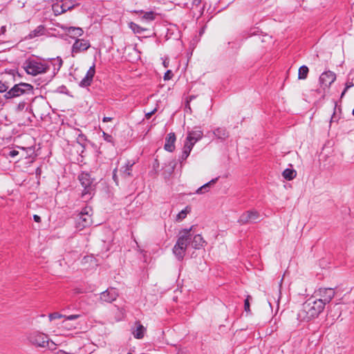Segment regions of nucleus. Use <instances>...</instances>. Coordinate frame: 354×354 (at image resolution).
<instances>
[{
    "instance_id": "obj_48",
    "label": "nucleus",
    "mask_w": 354,
    "mask_h": 354,
    "mask_svg": "<svg viewBox=\"0 0 354 354\" xmlns=\"http://www.w3.org/2000/svg\"><path fill=\"white\" fill-rule=\"evenodd\" d=\"M81 139H84V135H80Z\"/></svg>"
},
{
    "instance_id": "obj_38",
    "label": "nucleus",
    "mask_w": 354,
    "mask_h": 354,
    "mask_svg": "<svg viewBox=\"0 0 354 354\" xmlns=\"http://www.w3.org/2000/svg\"><path fill=\"white\" fill-rule=\"evenodd\" d=\"M117 172H118V169H115L113 171V179L115 182V183L118 185V176H117Z\"/></svg>"
},
{
    "instance_id": "obj_8",
    "label": "nucleus",
    "mask_w": 354,
    "mask_h": 354,
    "mask_svg": "<svg viewBox=\"0 0 354 354\" xmlns=\"http://www.w3.org/2000/svg\"><path fill=\"white\" fill-rule=\"evenodd\" d=\"M27 339L33 345L44 348L47 342V335L39 331H33L27 335Z\"/></svg>"
},
{
    "instance_id": "obj_37",
    "label": "nucleus",
    "mask_w": 354,
    "mask_h": 354,
    "mask_svg": "<svg viewBox=\"0 0 354 354\" xmlns=\"http://www.w3.org/2000/svg\"><path fill=\"white\" fill-rule=\"evenodd\" d=\"M25 106H26V103L24 102H21L18 104V105L17 106V110L18 111H21L24 109Z\"/></svg>"
},
{
    "instance_id": "obj_7",
    "label": "nucleus",
    "mask_w": 354,
    "mask_h": 354,
    "mask_svg": "<svg viewBox=\"0 0 354 354\" xmlns=\"http://www.w3.org/2000/svg\"><path fill=\"white\" fill-rule=\"evenodd\" d=\"M315 297L317 301H321L324 307L326 304H328L335 295V292L333 288H320L315 292Z\"/></svg>"
},
{
    "instance_id": "obj_11",
    "label": "nucleus",
    "mask_w": 354,
    "mask_h": 354,
    "mask_svg": "<svg viewBox=\"0 0 354 354\" xmlns=\"http://www.w3.org/2000/svg\"><path fill=\"white\" fill-rule=\"evenodd\" d=\"M335 73L328 71L322 73L319 77V84L323 88H328L335 81Z\"/></svg>"
},
{
    "instance_id": "obj_6",
    "label": "nucleus",
    "mask_w": 354,
    "mask_h": 354,
    "mask_svg": "<svg viewBox=\"0 0 354 354\" xmlns=\"http://www.w3.org/2000/svg\"><path fill=\"white\" fill-rule=\"evenodd\" d=\"M92 213L93 209L91 207L86 206L84 207L78 214L76 221L77 227L80 230H82L90 226L92 223Z\"/></svg>"
},
{
    "instance_id": "obj_23",
    "label": "nucleus",
    "mask_w": 354,
    "mask_h": 354,
    "mask_svg": "<svg viewBox=\"0 0 354 354\" xmlns=\"http://www.w3.org/2000/svg\"><path fill=\"white\" fill-rule=\"evenodd\" d=\"M283 177L287 180L294 179L297 176V171L292 169H286L282 173Z\"/></svg>"
},
{
    "instance_id": "obj_19",
    "label": "nucleus",
    "mask_w": 354,
    "mask_h": 354,
    "mask_svg": "<svg viewBox=\"0 0 354 354\" xmlns=\"http://www.w3.org/2000/svg\"><path fill=\"white\" fill-rule=\"evenodd\" d=\"M205 241L201 234H196L194 236H192L191 244L192 246L196 250H198L203 247Z\"/></svg>"
},
{
    "instance_id": "obj_12",
    "label": "nucleus",
    "mask_w": 354,
    "mask_h": 354,
    "mask_svg": "<svg viewBox=\"0 0 354 354\" xmlns=\"http://www.w3.org/2000/svg\"><path fill=\"white\" fill-rule=\"evenodd\" d=\"M118 293L113 288H110L100 294V299L102 302L111 303L116 300Z\"/></svg>"
},
{
    "instance_id": "obj_44",
    "label": "nucleus",
    "mask_w": 354,
    "mask_h": 354,
    "mask_svg": "<svg viewBox=\"0 0 354 354\" xmlns=\"http://www.w3.org/2000/svg\"><path fill=\"white\" fill-rule=\"evenodd\" d=\"M111 120H112V118H110V117H104L103 118V122H110Z\"/></svg>"
},
{
    "instance_id": "obj_24",
    "label": "nucleus",
    "mask_w": 354,
    "mask_h": 354,
    "mask_svg": "<svg viewBox=\"0 0 354 354\" xmlns=\"http://www.w3.org/2000/svg\"><path fill=\"white\" fill-rule=\"evenodd\" d=\"M192 149V148L191 145H187L186 144L184 145L182 154L179 158V160L180 162H183L187 158V157L189 156V153H190Z\"/></svg>"
},
{
    "instance_id": "obj_33",
    "label": "nucleus",
    "mask_w": 354,
    "mask_h": 354,
    "mask_svg": "<svg viewBox=\"0 0 354 354\" xmlns=\"http://www.w3.org/2000/svg\"><path fill=\"white\" fill-rule=\"evenodd\" d=\"M251 299L250 296H248L247 298L244 301V309L246 312H249L250 310V302L249 300Z\"/></svg>"
},
{
    "instance_id": "obj_14",
    "label": "nucleus",
    "mask_w": 354,
    "mask_h": 354,
    "mask_svg": "<svg viewBox=\"0 0 354 354\" xmlns=\"http://www.w3.org/2000/svg\"><path fill=\"white\" fill-rule=\"evenodd\" d=\"M95 73V66L93 64L88 70L85 77L80 81L79 85L80 87L85 88L89 86Z\"/></svg>"
},
{
    "instance_id": "obj_13",
    "label": "nucleus",
    "mask_w": 354,
    "mask_h": 354,
    "mask_svg": "<svg viewBox=\"0 0 354 354\" xmlns=\"http://www.w3.org/2000/svg\"><path fill=\"white\" fill-rule=\"evenodd\" d=\"M203 136V133L202 131L197 129L189 131L187 133V136L186 138V141L185 144L189 145H191L192 148L194 146V145L199 141Z\"/></svg>"
},
{
    "instance_id": "obj_43",
    "label": "nucleus",
    "mask_w": 354,
    "mask_h": 354,
    "mask_svg": "<svg viewBox=\"0 0 354 354\" xmlns=\"http://www.w3.org/2000/svg\"><path fill=\"white\" fill-rule=\"evenodd\" d=\"M169 61L167 59H165L164 61H163V65L165 68H167L169 66Z\"/></svg>"
},
{
    "instance_id": "obj_50",
    "label": "nucleus",
    "mask_w": 354,
    "mask_h": 354,
    "mask_svg": "<svg viewBox=\"0 0 354 354\" xmlns=\"http://www.w3.org/2000/svg\"><path fill=\"white\" fill-rule=\"evenodd\" d=\"M352 113H353V115H354V108H353V110Z\"/></svg>"
},
{
    "instance_id": "obj_10",
    "label": "nucleus",
    "mask_w": 354,
    "mask_h": 354,
    "mask_svg": "<svg viewBox=\"0 0 354 354\" xmlns=\"http://www.w3.org/2000/svg\"><path fill=\"white\" fill-rule=\"evenodd\" d=\"M90 46L91 44L88 40L84 39H76L72 46V56L74 57L75 54H77L86 50L90 48Z\"/></svg>"
},
{
    "instance_id": "obj_16",
    "label": "nucleus",
    "mask_w": 354,
    "mask_h": 354,
    "mask_svg": "<svg viewBox=\"0 0 354 354\" xmlns=\"http://www.w3.org/2000/svg\"><path fill=\"white\" fill-rule=\"evenodd\" d=\"M176 136L174 133H169L166 138L164 148L166 151L172 152L175 149Z\"/></svg>"
},
{
    "instance_id": "obj_35",
    "label": "nucleus",
    "mask_w": 354,
    "mask_h": 354,
    "mask_svg": "<svg viewBox=\"0 0 354 354\" xmlns=\"http://www.w3.org/2000/svg\"><path fill=\"white\" fill-rule=\"evenodd\" d=\"M354 86V84H353V82H347V83L346 84V87H345L344 90L343 91V92H342V94H341V98H342V97H343V96L345 95V93H346V92L347 91V90H348L349 88H351V87H352V86Z\"/></svg>"
},
{
    "instance_id": "obj_9",
    "label": "nucleus",
    "mask_w": 354,
    "mask_h": 354,
    "mask_svg": "<svg viewBox=\"0 0 354 354\" xmlns=\"http://www.w3.org/2000/svg\"><path fill=\"white\" fill-rule=\"evenodd\" d=\"M260 220V214L256 210H249L243 213L238 222L241 225L248 223H257Z\"/></svg>"
},
{
    "instance_id": "obj_2",
    "label": "nucleus",
    "mask_w": 354,
    "mask_h": 354,
    "mask_svg": "<svg viewBox=\"0 0 354 354\" xmlns=\"http://www.w3.org/2000/svg\"><path fill=\"white\" fill-rule=\"evenodd\" d=\"M191 230L192 228L184 229L180 232L176 243L173 248V252L179 261H182L183 259L187 248L191 243Z\"/></svg>"
},
{
    "instance_id": "obj_32",
    "label": "nucleus",
    "mask_w": 354,
    "mask_h": 354,
    "mask_svg": "<svg viewBox=\"0 0 354 354\" xmlns=\"http://www.w3.org/2000/svg\"><path fill=\"white\" fill-rule=\"evenodd\" d=\"M48 317H49L50 321H53L55 319L64 317V315L62 314H59V313H50Z\"/></svg>"
},
{
    "instance_id": "obj_49",
    "label": "nucleus",
    "mask_w": 354,
    "mask_h": 354,
    "mask_svg": "<svg viewBox=\"0 0 354 354\" xmlns=\"http://www.w3.org/2000/svg\"><path fill=\"white\" fill-rule=\"evenodd\" d=\"M66 10L65 8H62V12H65Z\"/></svg>"
},
{
    "instance_id": "obj_28",
    "label": "nucleus",
    "mask_w": 354,
    "mask_h": 354,
    "mask_svg": "<svg viewBox=\"0 0 354 354\" xmlns=\"http://www.w3.org/2000/svg\"><path fill=\"white\" fill-rule=\"evenodd\" d=\"M129 28L133 31V32L138 34H140L144 31L147 30L146 28L140 26L134 22L129 23Z\"/></svg>"
},
{
    "instance_id": "obj_3",
    "label": "nucleus",
    "mask_w": 354,
    "mask_h": 354,
    "mask_svg": "<svg viewBox=\"0 0 354 354\" xmlns=\"http://www.w3.org/2000/svg\"><path fill=\"white\" fill-rule=\"evenodd\" d=\"M24 68L28 74L35 76L48 71L50 66L44 61L41 62L37 59L29 58L24 63Z\"/></svg>"
},
{
    "instance_id": "obj_25",
    "label": "nucleus",
    "mask_w": 354,
    "mask_h": 354,
    "mask_svg": "<svg viewBox=\"0 0 354 354\" xmlns=\"http://www.w3.org/2000/svg\"><path fill=\"white\" fill-rule=\"evenodd\" d=\"M308 72L309 69L306 65L300 66L298 71V79L306 80L308 77Z\"/></svg>"
},
{
    "instance_id": "obj_40",
    "label": "nucleus",
    "mask_w": 354,
    "mask_h": 354,
    "mask_svg": "<svg viewBox=\"0 0 354 354\" xmlns=\"http://www.w3.org/2000/svg\"><path fill=\"white\" fill-rule=\"evenodd\" d=\"M19 154V151H17V150H11L10 152H9V156L10 157H15L16 156H17Z\"/></svg>"
},
{
    "instance_id": "obj_36",
    "label": "nucleus",
    "mask_w": 354,
    "mask_h": 354,
    "mask_svg": "<svg viewBox=\"0 0 354 354\" xmlns=\"http://www.w3.org/2000/svg\"><path fill=\"white\" fill-rule=\"evenodd\" d=\"M103 138L106 141L109 142H111L113 140V137L105 132H103Z\"/></svg>"
},
{
    "instance_id": "obj_27",
    "label": "nucleus",
    "mask_w": 354,
    "mask_h": 354,
    "mask_svg": "<svg viewBox=\"0 0 354 354\" xmlns=\"http://www.w3.org/2000/svg\"><path fill=\"white\" fill-rule=\"evenodd\" d=\"M138 12L144 13L142 19L146 21H153L155 19L156 14L153 11H149L144 12L142 10H140Z\"/></svg>"
},
{
    "instance_id": "obj_17",
    "label": "nucleus",
    "mask_w": 354,
    "mask_h": 354,
    "mask_svg": "<svg viewBox=\"0 0 354 354\" xmlns=\"http://www.w3.org/2000/svg\"><path fill=\"white\" fill-rule=\"evenodd\" d=\"M134 162L128 160L125 165L122 167L120 169V174L123 178H127L131 176L132 167L134 165Z\"/></svg>"
},
{
    "instance_id": "obj_39",
    "label": "nucleus",
    "mask_w": 354,
    "mask_h": 354,
    "mask_svg": "<svg viewBox=\"0 0 354 354\" xmlns=\"http://www.w3.org/2000/svg\"><path fill=\"white\" fill-rule=\"evenodd\" d=\"M156 111H157V109H153V110H152L151 111L145 114V118H146L147 119H149V118L152 116V115H153V114L155 113V112H156Z\"/></svg>"
},
{
    "instance_id": "obj_47",
    "label": "nucleus",
    "mask_w": 354,
    "mask_h": 354,
    "mask_svg": "<svg viewBox=\"0 0 354 354\" xmlns=\"http://www.w3.org/2000/svg\"><path fill=\"white\" fill-rule=\"evenodd\" d=\"M40 172H41V169H40V168H39V167H38V168L36 169V174H40Z\"/></svg>"
},
{
    "instance_id": "obj_4",
    "label": "nucleus",
    "mask_w": 354,
    "mask_h": 354,
    "mask_svg": "<svg viewBox=\"0 0 354 354\" xmlns=\"http://www.w3.org/2000/svg\"><path fill=\"white\" fill-rule=\"evenodd\" d=\"M79 180L82 186L84 187L82 196L85 199L91 198L94 194L95 185L90 174L87 173H82L79 176Z\"/></svg>"
},
{
    "instance_id": "obj_1",
    "label": "nucleus",
    "mask_w": 354,
    "mask_h": 354,
    "mask_svg": "<svg viewBox=\"0 0 354 354\" xmlns=\"http://www.w3.org/2000/svg\"><path fill=\"white\" fill-rule=\"evenodd\" d=\"M324 309L323 303L313 297L302 304L297 314L298 319L302 322H309L318 317Z\"/></svg>"
},
{
    "instance_id": "obj_30",
    "label": "nucleus",
    "mask_w": 354,
    "mask_h": 354,
    "mask_svg": "<svg viewBox=\"0 0 354 354\" xmlns=\"http://www.w3.org/2000/svg\"><path fill=\"white\" fill-rule=\"evenodd\" d=\"M80 317V315H71L68 316L64 315V317L65 319L63 321V324L64 327H66L67 326V321L74 320Z\"/></svg>"
},
{
    "instance_id": "obj_29",
    "label": "nucleus",
    "mask_w": 354,
    "mask_h": 354,
    "mask_svg": "<svg viewBox=\"0 0 354 354\" xmlns=\"http://www.w3.org/2000/svg\"><path fill=\"white\" fill-rule=\"evenodd\" d=\"M52 64L54 66V71H57V72L61 68L63 61L61 57H57L55 59H52Z\"/></svg>"
},
{
    "instance_id": "obj_41",
    "label": "nucleus",
    "mask_w": 354,
    "mask_h": 354,
    "mask_svg": "<svg viewBox=\"0 0 354 354\" xmlns=\"http://www.w3.org/2000/svg\"><path fill=\"white\" fill-rule=\"evenodd\" d=\"M33 219L37 223H40L41 222L40 216L37 215V214L33 215Z\"/></svg>"
},
{
    "instance_id": "obj_20",
    "label": "nucleus",
    "mask_w": 354,
    "mask_h": 354,
    "mask_svg": "<svg viewBox=\"0 0 354 354\" xmlns=\"http://www.w3.org/2000/svg\"><path fill=\"white\" fill-rule=\"evenodd\" d=\"M136 328L133 329L132 333L133 337L136 339H142L143 338L145 333L146 332V328L143 326L139 322L136 323Z\"/></svg>"
},
{
    "instance_id": "obj_45",
    "label": "nucleus",
    "mask_w": 354,
    "mask_h": 354,
    "mask_svg": "<svg viewBox=\"0 0 354 354\" xmlns=\"http://www.w3.org/2000/svg\"><path fill=\"white\" fill-rule=\"evenodd\" d=\"M57 354H73V353H67V352H65L64 351L59 350V351H57Z\"/></svg>"
},
{
    "instance_id": "obj_26",
    "label": "nucleus",
    "mask_w": 354,
    "mask_h": 354,
    "mask_svg": "<svg viewBox=\"0 0 354 354\" xmlns=\"http://www.w3.org/2000/svg\"><path fill=\"white\" fill-rule=\"evenodd\" d=\"M190 212H191V207L189 206H187L184 209L180 211L177 214L176 221H180L183 220L187 216V214H189Z\"/></svg>"
},
{
    "instance_id": "obj_21",
    "label": "nucleus",
    "mask_w": 354,
    "mask_h": 354,
    "mask_svg": "<svg viewBox=\"0 0 354 354\" xmlns=\"http://www.w3.org/2000/svg\"><path fill=\"white\" fill-rule=\"evenodd\" d=\"M218 179V177L215 178L211 180L210 181H209L208 183L204 184L203 185H202L201 187H199L196 191V193L198 194H201L208 192V188L211 185H214L217 182Z\"/></svg>"
},
{
    "instance_id": "obj_18",
    "label": "nucleus",
    "mask_w": 354,
    "mask_h": 354,
    "mask_svg": "<svg viewBox=\"0 0 354 354\" xmlns=\"http://www.w3.org/2000/svg\"><path fill=\"white\" fill-rule=\"evenodd\" d=\"M46 32V27L44 25H39L35 30L30 32V33L26 37V39H32L35 37L44 35Z\"/></svg>"
},
{
    "instance_id": "obj_46",
    "label": "nucleus",
    "mask_w": 354,
    "mask_h": 354,
    "mask_svg": "<svg viewBox=\"0 0 354 354\" xmlns=\"http://www.w3.org/2000/svg\"><path fill=\"white\" fill-rule=\"evenodd\" d=\"M202 0H193V4L198 6L201 3Z\"/></svg>"
},
{
    "instance_id": "obj_42",
    "label": "nucleus",
    "mask_w": 354,
    "mask_h": 354,
    "mask_svg": "<svg viewBox=\"0 0 354 354\" xmlns=\"http://www.w3.org/2000/svg\"><path fill=\"white\" fill-rule=\"evenodd\" d=\"M6 31V26H1L0 28V35H3Z\"/></svg>"
},
{
    "instance_id": "obj_31",
    "label": "nucleus",
    "mask_w": 354,
    "mask_h": 354,
    "mask_svg": "<svg viewBox=\"0 0 354 354\" xmlns=\"http://www.w3.org/2000/svg\"><path fill=\"white\" fill-rule=\"evenodd\" d=\"M46 347H48V349H50L51 351H54V350L56 349L57 345L52 340L49 341L48 338L47 337V342L46 343Z\"/></svg>"
},
{
    "instance_id": "obj_5",
    "label": "nucleus",
    "mask_w": 354,
    "mask_h": 354,
    "mask_svg": "<svg viewBox=\"0 0 354 354\" xmlns=\"http://www.w3.org/2000/svg\"><path fill=\"white\" fill-rule=\"evenodd\" d=\"M33 86L28 83H19L15 84L9 91L5 95L6 98H12L19 97L24 94H32Z\"/></svg>"
},
{
    "instance_id": "obj_15",
    "label": "nucleus",
    "mask_w": 354,
    "mask_h": 354,
    "mask_svg": "<svg viewBox=\"0 0 354 354\" xmlns=\"http://www.w3.org/2000/svg\"><path fill=\"white\" fill-rule=\"evenodd\" d=\"M62 28L68 35L71 37L77 38L81 37L84 31L81 28L73 26H62Z\"/></svg>"
},
{
    "instance_id": "obj_22",
    "label": "nucleus",
    "mask_w": 354,
    "mask_h": 354,
    "mask_svg": "<svg viewBox=\"0 0 354 354\" xmlns=\"http://www.w3.org/2000/svg\"><path fill=\"white\" fill-rule=\"evenodd\" d=\"M214 135L218 139L225 140L229 136V133L225 128L218 127L216 129Z\"/></svg>"
},
{
    "instance_id": "obj_34",
    "label": "nucleus",
    "mask_w": 354,
    "mask_h": 354,
    "mask_svg": "<svg viewBox=\"0 0 354 354\" xmlns=\"http://www.w3.org/2000/svg\"><path fill=\"white\" fill-rule=\"evenodd\" d=\"M172 76H173L172 71L171 70H168L166 71V73L164 75V80H169L171 79Z\"/></svg>"
}]
</instances>
